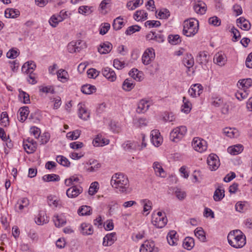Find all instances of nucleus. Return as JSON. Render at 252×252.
Segmentation results:
<instances>
[{
    "mask_svg": "<svg viewBox=\"0 0 252 252\" xmlns=\"http://www.w3.org/2000/svg\"><path fill=\"white\" fill-rule=\"evenodd\" d=\"M227 239L228 244L235 249L242 248L246 243L245 235L239 229L231 231L228 233Z\"/></svg>",
    "mask_w": 252,
    "mask_h": 252,
    "instance_id": "nucleus-1",
    "label": "nucleus"
},
{
    "mask_svg": "<svg viewBox=\"0 0 252 252\" xmlns=\"http://www.w3.org/2000/svg\"><path fill=\"white\" fill-rule=\"evenodd\" d=\"M198 21L190 18L184 21L183 33L187 37H191L197 33L198 31Z\"/></svg>",
    "mask_w": 252,
    "mask_h": 252,
    "instance_id": "nucleus-2",
    "label": "nucleus"
},
{
    "mask_svg": "<svg viewBox=\"0 0 252 252\" xmlns=\"http://www.w3.org/2000/svg\"><path fill=\"white\" fill-rule=\"evenodd\" d=\"M167 222V219L165 213L158 212L154 213L152 216V223L156 227L162 228L164 227Z\"/></svg>",
    "mask_w": 252,
    "mask_h": 252,
    "instance_id": "nucleus-3",
    "label": "nucleus"
},
{
    "mask_svg": "<svg viewBox=\"0 0 252 252\" xmlns=\"http://www.w3.org/2000/svg\"><path fill=\"white\" fill-rule=\"evenodd\" d=\"M128 183V178L125 174H114L111 178V184L115 188H124Z\"/></svg>",
    "mask_w": 252,
    "mask_h": 252,
    "instance_id": "nucleus-4",
    "label": "nucleus"
},
{
    "mask_svg": "<svg viewBox=\"0 0 252 252\" xmlns=\"http://www.w3.org/2000/svg\"><path fill=\"white\" fill-rule=\"evenodd\" d=\"M187 131L185 126H180L173 129L170 134V139L174 142L179 141Z\"/></svg>",
    "mask_w": 252,
    "mask_h": 252,
    "instance_id": "nucleus-5",
    "label": "nucleus"
},
{
    "mask_svg": "<svg viewBox=\"0 0 252 252\" xmlns=\"http://www.w3.org/2000/svg\"><path fill=\"white\" fill-rule=\"evenodd\" d=\"M192 146L195 151L200 153L206 151L207 148L206 141L198 137L193 138Z\"/></svg>",
    "mask_w": 252,
    "mask_h": 252,
    "instance_id": "nucleus-6",
    "label": "nucleus"
},
{
    "mask_svg": "<svg viewBox=\"0 0 252 252\" xmlns=\"http://www.w3.org/2000/svg\"><path fill=\"white\" fill-rule=\"evenodd\" d=\"M155 53L154 50L152 48H148L144 52L142 57V62L145 65L149 64L155 59Z\"/></svg>",
    "mask_w": 252,
    "mask_h": 252,
    "instance_id": "nucleus-7",
    "label": "nucleus"
},
{
    "mask_svg": "<svg viewBox=\"0 0 252 252\" xmlns=\"http://www.w3.org/2000/svg\"><path fill=\"white\" fill-rule=\"evenodd\" d=\"M140 252H158V248L155 247L153 241H146L140 248Z\"/></svg>",
    "mask_w": 252,
    "mask_h": 252,
    "instance_id": "nucleus-8",
    "label": "nucleus"
},
{
    "mask_svg": "<svg viewBox=\"0 0 252 252\" xmlns=\"http://www.w3.org/2000/svg\"><path fill=\"white\" fill-rule=\"evenodd\" d=\"M207 163L211 171L216 170L220 165L218 157L215 154H210L207 158Z\"/></svg>",
    "mask_w": 252,
    "mask_h": 252,
    "instance_id": "nucleus-9",
    "label": "nucleus"
},
{
    "mask_svg": "<svg viewBox=\"0 0 252 252\" xmlns=\"http://www.w3.org/2000/svg\"><path fill=\"white\" fill-rule=\"evenodd\" d=\"M202 86L200 84H195L191 86L188 92L191 96L196 97L199 96L202 93Z\"/></svg>",
    "mask_w": 252,
    "mask_h": 252,
    "instance_id": "nucleus-10",
    "label": "nucleus"
},
{
    "mask_svg": "<svg viewBox=\"0 0 252 252\" xmlns=\"http://www.w3.org/2000/svg\"><path fill=\"white\" fill-rule=\"evenodd\" d=\"M65 13L66 12L62 11L60 14L53 15L52 16L49 20L50 25L53 27H56L60 22L64 19L65 17L63 16V14Z\"/></svg>",
    "mask_w": 252,
    "mask_h": 252,
    "instance_id": "nucleus-11",
    "label": "nucleus"
},
{
    "mask_svg": "<svg viewBox=\"0 0 252 252\" xmlns=\"http://www.w3.org/2000/svg\"><path fill=\"white\" fill-rule=\"evenodd\" d=\"M117 240V236L115 232H112L106 234L103 238L102 245L103 246H110Z\"/></svg>",
    "mask_w": 252,
    "mask_h": 252,
    "instance_id": "nucleus-12",
    "label": "nucleus"
},
{
    "mask_svg": "<svg viewBox=\"0 0 252 252\" xmlns=\"http://www.w3.org/2000/svg\"><path fill=\"white\" fill-rule=\"evenodd\" d=\"M151 141L155 146L158 147L162 143V138L158 130H153L151 131Z\"/></svg>",
    "mask_w": 252,
    "mask_h": 252,
    "instance_id": "nucleus-13",
    "label": "nucleus"
},
{
    "mask_svg": "<svg viewBox=\"0 0 252 252\" xmlns=\"http://www.w3.org/2000/svg\"><path fill=\"white\" fill-rule=\"evenodd\" d=\"M102 73L109 81L113 82L116 79V74L112 69L106 67L102 69Z\"/></svg>",
    "mask_w": 252,
    "mask_h": 252,
    "instance_id": "nucleus-14",
    "label": "nucleus"
},
{
    "mask_svg": "<svg viewBox=\"0 0 252 252\" xmlns=\"http://www.w3.org/2000/svg\"><path fill=\"white\" fill-rule=\"evenodd\" d=\"M82 192V189L80 187L78 188L76 186H73L66 190V195L69 198H74L77 197L79 194Z\"/></svg>",
    "mask_w": 252,
    "mask_h": 252,
    "instance_id": "nucleus-15",
    "label": "nucleus"
},
{
    "mask_svg": "<svg viewBox=\"0 0 252 252\" xmlns=\"http://www.w3.org/2000/svg\"><path fill=\"white\" fill-rule=\"evenodd\" d=\"M122 146L125 151L130 152L137 150L139 147V144L136 141H127L123 143Z\"/></svg>",
    "mask_w": 252,
    "mask_h": 252,
    "instance_id": "nucleus-16",
    "label": "nucleus"
},
{
    "mask_svg": "<svg viewBox=\"0 0 252 252\" xmlns=\"http://www.w3.org/2000/svg\"><path fill=\"white\" fill-rule=\"evenodd\" d=\"M224 189L222 186L219 185L214 192L213 198L215 201H220L224 197Z\"/></svg>",
    "mask_w": 252,
    "mask_h": 252,
    "instance_id": "nucleus-17",
    "label": "nucleus"
},
{
    "mask_svg": "<svg viewBox=\"0 0 252 252\" xmlns=\"http://www.w3.org/2000/svg\"><path fill=\"white\" fill-rule=\"evenodd\" d=\"M238 27L244 31H249L251 28V24L248 20L245 18L240 17L237 20Z\"/></svg>",
    "mask_w": 252,
    "mask_h": 252,
    "instance_id": "nucleus-18",
    "label": "nucleus"
},
{
    "mask_svg": "<svg viewBox=\"0 0 252 252\" xmlns=\"http://www.w3.org/2000/svg\"><path fill=\"white\" fill-rule=\"evenodd\" d=\"M112 44L106 41L101 44L98 47V52L101 54H105L109 53L112 49Z\"/></svg>",
    "mask_w": 252,
    "mask_h": 252,
    "instance_id": "nucleus-19",
    "label": "nucleus"
},
{
    "mask_svg": "<svg viewBox=\"0 0 252 252\" xmlns=\"http://www.w3.org/2000/svg\"><path fill=\"white\" fill-rule=\"evenodd\" d=\"M49 221V219L46 215L45 212L40 211L37 216L35 219V222L38 225H42Z\"/></svg>",
    "mask_w": 252,
    "mask_h": 252,
    "instance_id": "nucleus-20",
    "label": "nucleus"
},
{
    "mask_svg": "<svg viewBox=\"0 0 252 252\" xmlns=\"http://www.w3.org/2000/svg\"><path fill=\"white\" fill-rule=\"evenodd\" d=\"M109 143L108 139L103 138L100 135H97L93 141V144L95 147L103 146L108 144Z\"/></svg>",
    "mask_w": 252,
    "mask_h": 252,
    "instance_id": "nucleus-21",
    "label": "nucleus"
},
{
    "mask_svg": "<svg viewBox=\"0 0 252 252\" xmlns=\"http://www.w3.org/2000/svg\"><path fill=\"white\" fill-rule=\"evenodd\" d=\"M36 68V64L33 61H29L25 63L22 67V71L28 74L29 72H33Z\"/></svg>",
    "mask_w": 252,
    "mask_h": 252,
    "instance_id": "nucleus-22",
    "label": "nucleus"
},
{
    "mask_svg": "<svg viewBox=\"0 0 252 252\" xmlns=\"http://www.w3.org/2000/svg\"><path fill=\"white\" fill-rule=\"evenodd\" d=\"M150 107L149 101L141 100L138 103L136 111L138 113H143L147 111Z\"/></svg>",
    "mask_w": 252,
    "mask_h": 252,
    "instance_id": "nucleus-23",
    "label": "nucleus"
},
{
    "mask_svg": "<svg viewBox=\"0 0 252 252\" xmlns=\"http://www.w3.org/2000/svg\"><path fill=\"white\" fill-rule=\"evenodd\" d=\"M53 221L56 227H60L63 226L66 222V220L63 215L54 216Z\"/></svg>",
    "mask_w": 252,
    "mask_h": 252,
    "instance_id": "nucleus-24",
    "label": "nucleus"
},
{
    "mask_svg": "<svg viewBox=\"0 0 252 252\" xmlns=\"http://www.w3.org/2000/svg\"><path fill=\"white\" fill-rule=\"evenodd\" d=\"M78 106L79 117L83 120H87L90 117V113L83 107L82 104L79 103Z\"/></svg>",
    "mask_w": 252,
    "mask_h": 252,
    "instance_id": "nucleus-25",
    "label": "nucleus"
},
{
    "mask_svg": "<svg viewBox=\"0 0 252 252\" xmlns=\"http://www.w3.org/2000/svg\"><path fill=\"white\" fill-rule=\"evenodd\" d=\"M223 133L230 138H236L239 135V131L235 128L225 127Z\"/></svg>",
    "mask_w": 252,
    "mask_h": 252,
    "instance_id": "nucleus-26",
    "label": "nucleus"
},
{
    "mask_svg": "<svg viewBox=\"0 0 252 252\" xmlns=\"http://www.w3.org/2000/svg\"><path fill=\"white\" fill-rule=\"evenodd\" d=\"M23 147L25 151L28 154L33 153L36 149L37 143H31L29 142V143H27L25 140L23 141Z\"/></svg>",
    "mask_w": 252,
    "mask_h": 252,
    "instance_id": "nucleus-27",
    "label": "nucleus"
},
{
    "mask_svg": "<svg viewBox=\"0 0 252 252\" xmlns=\"http://www.w3.org/2000/svg\"><path fill=\"white\" fill-rule=\"evenodd\" d=\"M81 233L83 235H92L94 232L93 226L91 224L83 223L81 225Z\"/></svg>",
    "mask_w": 252,
    "mask_h": 252,
    "instance_id": "nucleus-28",
    "label": "nucleus"
},
{
    "mask_svg": "<svg viewBox=\"0 0 252 252\" xmlns=\"http://www.w3.org/2000/svg\"><path fill=\"white\" fill-rule=\"evenodd\" d=\"M183 63L188 68H190L193 66L194 62L193 56L190 54L187 53L183 60Z\"/></svg>",
    "mask_w": 252,
    "mask_h": 252,
    "instance_id": "nucleus-29",
    "label": "nucleus"
},
{
    "mask_svg": "<svg viewBox=\"0 0 252 252\" xmlns=\"http://www.w3.org/2000/svg\"><path fill=\"white\" fill-rule=\"evenodd\" d=\"M243 150V147L241 144H238L230 146L227 149V151L231 155H236L240 153Z\"/></svg>",
    "mask_w": 252,
    "mask_h": 252,
    "instance_id": "nucleus-30",
    "label": "nucleus"
},
{
    "mask_svg": "<svg viewBox=\"0 0 252 252\" xmlns=\"http://www.w3.org/2000/svg\"><path fill=\"white\" fill-rule=\"evenodd\" d=\"M214 62L218 65L222 66L224 65L226 63V57L225 56L221 54H216L214 58Z\"/></svg>",
    "mask_w": 252,
    "mask_h": 252,
    "instance_id": "nucleus-31",
    "label": "nucleus"
},
{
    "mask_svg": "<svg viewBox=\"0 0 252 252\" xmlns=\"http://www.w3.org/2000/svg\"><path fill=\"white\" fill-rule=\"evenodd\" d=\"M5 16L7 18H14L20 15V11L16 9L7 8L5 11Z\"/></svg>",
    "mask_w": 252,
    "mask_h": 252,
    "instance_id": "nucleus-32",
    "label": "nucleus"
},
{
    "mask_svg": "<svg viewBox=\"0 0 252 252\" xmlns=\"http://www.w3.org/2000/svg\"><path fill=\"white\" fill-rule=\"evenodd\" d=\"M193 9L197 13L203 14L206 11L207 7L205 3L202 2H199L198 3H196L194 5Z\"/></svg>",
    "mask_w": 252,
    "mask_h": 252,
    "instance_id": "nucleus-33",
    "label": "nucleus"
},
{
    "mask_svg": "<svg viewBox=\"0 0 252 252\" xmlns=\"http://www.w3.org/2000/svg\"><path fill=\"white\" fill-rule=\"evenodd\" d=\"M47 202L50 207H57L61 205V201L56 196L50 195L47 197Z\"/></svg>",
    "mask_w": 252,
    "mask_h": 252,
    "instance_id": "nucleus-34",
    "label": "nucleus"
},
{
    "mask_svg": "<svg viewBox=\"0 0 252 252\" xmlns=\"http://www.w3.org/2000/svg\"><path fill=\"white\" fill-rule=\"evenodd\" d=\"M148 14L143 10H137L134 14V19L137 21L145 20L147 19Z\"/></svg>",
    "mask_w": 252,
    "mask_h": 252,
    "instance_id": "nucleus-35",
    "label": "nucleus"
},
{
    "mask_svg": "<svg viewBox=\"0 0 252 252\" xmlns=\"http://www.w3.org/2000/svg\"><path fill=\"white\" fill-rule=\"evenodd\" d=\"M19 112L20 114L19 121L21 122H24L26 120L29 115V107L27 106L21 107L20 108Z\"/></svg>",
    "mask_w": 252,
    "mask_h": 252,
    "instance_id": "nucleus-36",
    "label": "nucleus"
},
{
    "mask_svg": "<svg viewBox=\"0 0 252 252\" xmlns=\"http://www.w3.org/2000/svg\"><path fill=\"white\" fill-rule=\"evenodd\" d=\"M19 98L21 101L25 104L30 103V95L26 92L22 91L21 89H19Z\"/></svg>",
    "mask_w": 252,
    "mask_h": 252,
    "instance_id": "nucleus-37",
    "label": "nucleus"
},
{
    "mask_svg": "<svg viewBox=\"0 0 252 252\" xmlns=\"http://www.w3.org/2000/svg\"><path fill=\"white\" fill-rule=\"evenodd\" d=\"M183 104L182 105L181 110L182 112L188 114L191 109V104L185 96L183 98Z\"/></svg>",
    "mask_w": 252,
    "mask_h": 252,
    "instance_id": "nucleus-38",
    "label": "nucleus"
},
{
    "mask_svg": "<svg viewBox=\"0 0 252 252\" xmlns=\"http://www.w3.org/2000/svg\"><path fill=\"white\" fill-rule=\"evenodd\" d=\"M129 75L137 81H140L142 78V73L137 69L133 68L129 72Z\"/></svg>",
    "mask_w": 252,
    "mask_h": 252,
    "instance_id": "nucleus-39",
    "label": "nucleus"
},
{
    "mask_svg": "<svg viewBox=\"0 0 252 252\" xmlns=\"http://www.w3.org/2000/svg\"><path fill=\"white\" fill-rule=\"evenodd\" d=\"M176 232L175 231H170L167 236V240L170 245H175L177 244V239L176 237Z\"/></svg>",
    "mask_w": 252,
    "mask_h": 252,
    "instance_id": "nucleus-40",
    "label": "nucleus"
},
{
    "mask_svg": "<svg viewBox=\"0 0 252 252\" xmlns=\"http://www.w3.org/2000/svg\"><path fill=\"white\" fill-rule=\"evenodd\" d=\"M194 246V239L189 237H186L183 243V246L185 249L188 250H191Z\"/></svg>",
    "mask_w": 252,
    "mask_h": 252,
    "instance_id": "nucleus-41",
    "label": "nucleus"
},
{
    "mask_svg": "<svg viewBox=\"0 0 252 252\" xmlns=\"http://www.w3.org/2000/svg\"><path fill=\"white\" fill-rule=\"evenodd\" d=\"M197 61L200 63H207L209 60V55L206 51H202L199 52L197 56Z\"/></svg>",
    "mask_w": 252,
    "mask_h": 252,
    "instance_id": "nucleus-42",
    "label": "nucleus"
},
{
    "mask_svg": "<svg viewBox=\"0 0 252 252\" xmlns=\"http://www.w3.org/2000/svg\"><path fill=\"white\" fill-rule=\"evenodd\" d=\"M96 88L94 86H92L89 84L83 85L81 88V91L83 93L87 94H90L95 92Z\"/></svg>",
    "mask_w": 252,
    "mask_h": 252,
    "instance_id": "nucleus-43",
    "label": "nucleus"
},
{
    "mask_svg": "<svg viewBox=\"0 0 252 252\" xmlns=\"http://www.w3.org/2000/svg\"><path fill=\"white\" fill-rule=\"evenodd\" d=\"M238 83L239 84V87H241L243 90H246L252 85V80L251 78H247L240 80Z\"/></svg>",
    "mask_w": 252,
    "mask_h": 252,
    "instance_id": "nucleus-44",
    "label": "nucleus"
},
{
    "mask_svg": "<svg viewBox=\"0 0 252 252\" xmlns=\"http://www.w3.org/2000/svg\"><path fill=\"white\" fill-rule=\"evenodd\" d=\"M194 234L195 236L201 242H205L206 240V236L205 232L201 227H197L194 230Z\"/></svg>",
    "mask_w": 252,
    "mask_h": 252,
    "instance_id": "nucleus-45",
    "label": "nucleus"
},
{
    "mask_svg": "<svg viewBox=\"0 0 252 252\" xmlns=\"http://www.w3.org/2000/svg\"><path fill=\"white\" fill-rule=\"evenodd\" d=\"M78 213L80 216H88L92 214V209L89 206H82L78 210Z\"/></svg>",
    "mask_w": 252,
    "mask_h": 252,
    "instance_id": "nucleus-46",
    "label": "nucleus"
},
{
    "mask_svg": "<svg viewBox=\"0 0 252 252\" xmlns=\"http://www.w3.org/2000/svg\"><path fill=\"white\" fill-rule=\"evenodd\" d=\"M57 74L58 78L61 79V81L64 82L67 81L68 74L66 70L60 69L58 71Z\"/></svg>",
    "mask_w": 252,
    "mask_h": 252,
    "instance_id": "nucleus-47",
    "label": "nucleus"
},
{
    "mask_svg": "<svg viewBox=\"0 0 252 252\" xmlns=\"http://www.w3.org/2000/svg\"><path fill=\"white\" fill-rule=\"evenodd\" d=\"M135 84L128 79H126L123 83V89L127 92L131 91L134 87Z\"/></svg>",
    "mask_w": 252,
    "mask_h": 252,
    "instance_id": "nucleus-48",
    "label": "nucleus"
},
{
    "mask_svg": "<svg viewBox=\"0 0 252 252\" xmlns=\"http://www.w3.org/2000/svg\"><path fill=\"white\" fill-rule=\"evenodd\" d=\"M60 176L57 174H46L43 177V180L47 182L58 181Z\"/></svg>",
    "mask_w": 252,
    "mask_h": 252,
    "instance_id": "nucleus-49",
    "label": "nucleus"
},
{
    "mask_svg": "<svg viewBox=\"0 0 252 252\" xmlns=\"http://www.w3.org/2000/svg\"><path fill=\"white\" fill-rule=\"evenodd\" d=\"M122 20L123 18L121 17H118L114 20L113 23V27L114 29L115 30H119L122 28V26L124 24Z\"/></svg>",
    "mask_w": 252,
    "mask_h": 252,
    "instance_id": "nucleus-50",
    "label": "nucleus"
},
{
    "mask_svg": "<svg viewBox=\"0 0 252 252\" xmlns=\"http://www.w3.org/2000/svg\"><path fill=\"white\" fill-rule=\"evenodd\" d=\"M57 161L64 166H69L70 163L67 158L63 156H58L56 158Z\"/></svg>",
    "mask_w": 252,
    "mask_h": 252,
    "instance_id": "nucleus-51",
    "label": "nucleus"
},
{
    "mask_svg": "<svg viewBox=\"0 0 252 252\" xmlns=\"http://www.w3.org/2000/svg\"><path fill=\"white\" fill-rule=\"evenodd\" d=\"M80 181V179L75 176H72L69 178L65 179L64 181V183L67 186H69L71 185H74L75 183H79Z\"/></svg>",
    "mask_w": 252,
    "mask_h": 252,
    "instance_id": "nucleus-52",
    "label": "nucleus"
},
{
    "mask_svg": "<svg viewBox=\"0 0 252 252\" xmlns=\"http://www.w3.org/2000/svg\"><path fill=\"white\" fill-rule=\"evenodd\" d=\"M80 130H75L73 131L67 133L66 137L71 140H76L80 136Z\"/></svg>",
    "mask_w": 252,
    "mask_h": 252,
    "instance_id": "nucleus-53",
    "label": "nucleus"
},
{
    "mask_svg": "<svg viewBox=\"0 0 252 252\" xmlns=\"http://www.w3.org/2000/svg\"><path fill=\"white\" fill-rule=\"evenodd\" d=\"M141 204L143 205V211L146 212L152 209V203L148 199H142L140 201Z\"/></svg>",
    "mask_w": 252,
    "mask_h": 252,
    "instance_id": "nucleus-54",
    "label": "nucleus"
},
{
    "mask_svg": "<svg viewBox=\"0 0 252 252\" xmlns=\"http://www.w3.org/2000/svg\"><path fill=\"white\" fill-rule=\"evenodd\" d=\"M248 206L245 202H238L235 205V209L237 211L244 212L247 209Z\"/></svg>",
    "mask_w": 252,
    "mask_h": 252,
    "instance_id": "nucleus-55",
    "label": "nucleus"
},
{
    "mask_svg": "<svg viewBox=\"0 0 252 252\" xmlns=\"http://www.w3.org/2000/svg\"><path fill=\"white\" fill-rule=\"evenodd\" d=\"M168 41L170 43L173 45L178 44L181 41L180 36L178 34L169 35L168 36Z\"/></svg>",
    "mask_w": 252,
    "mask_h": 252,
    "instance_id": "nucleus-56",
    "label": "nucleus"
},
{
    "mask_svg": "<svg viewBox=\"0 0 252 252\" xmlns=\"http://www.w3.org/2000/svg\"><path fill=\"white\" fill-rule=\"evenodd\" d=\"M174 193L177 198L180 200L184 199L187 196L186 192L180 189H176L174 190Z\"/></svg>",
    "mask_w": 252,
    "mask_h": 252,
    "instance_id": "nucleus-57",
    "label": "nucleus"
},
{
    "mask_svg": "<svg viewBox=\"0 0 252 252\" xmlns=\"http://www.w3.org/2000/svg\"><path fill=\"white\" fill-rule=\"evenodd\" d=\"M98 183L97 182L92 183L90 187L88 193L91 195L96 193L98 189Z\"/></svg>",
    "mask_w": 252,
    "mask_h": 252,
    "instance_id": "nucleus-58",
    "label": "nucleus"
},
{
    "mask_svg": "<svg viewBox=\"0 0 252 252\" xmlns=\"http://www.w3.org/2000/svg\"><path fill=\"white\" fill-rule=\"evenodd\" d=\"M170 16L169 11L166 8H163L160 10L158 13V17L159 19H167Z\"/></svg>",
    "mask_w": 252,
    "mask_h": 252,
    "instance_id": "nucleus-59",
    "label": "nucleus"
},
{
    "mask_svg": "<svg viewBox=\"0 0 252 252\" xmlns=\"http://www.w3.org/2000/svg\"><path fill=\"white\" fill-rule=\"evenodd\" d=\"M141 29L140 27L135 25L129 27L126 31V34L127 35H130L136 32H138Z\"/></svg>",
    "mask_w": 252,
    "mask_h": 252,
    "instance_id": "nucleus-60",
    "label": "nucleus"
},
{
    "mask_svg": "<svg viewBox=\"0 0 252 252\" xmlns=\"http://www.w3.org/2000/svg\"><path fill=\"white\" fill-rule=\"evenodd\" d=\"M1 124L5 126L9 124L8 117L6 112H2L0 119Z\"/></svg>",
    "mask_w": 252,
    "mask_h": 252,
    "instance_id": "nucleus-61",
    "label": "nucleus"
},
{
    "mask_svg": "<svg viewBox=\"0 0 252 252\" xmlns=\"http://www.w3.org/2000/svg\"><path fill=\"white\" fill-rule=\"evenodd\" d=\"M50 138V135L48 132H44L40 137L41 144H46Z\"/></svg>",
    "mask_w": 252,
    "mask_h": 252,
    "instance_id": "nucleus-62",
    "label": "nucleus"
},
{
    "mask_svg": "<svg viewBox=\"0 0 252 252\" xmlns=\"http://www.w3.org/2000/svg\"><path fill=\"white\" fill-rule=\"evenodd\" d=\"M110 28V25L109 23H105L101 25L99 30V33L104 35L107 33Z\"/></svg>",
    "mask_w": 252,
    "mask_h": 252,
    "instance_id": "nucleus-63",
    "label": "nucleus"
},
{
    "mask_svg": "<svg viewBox=\"0 0 252 252\" xmlns=\"http://www.w3.org/2000/svg\"><path fill=\"white\" fill-rule=\"evenodd\" d=\"M78 12L82 14L88 15L91 13V10L88 6H81L78 8Z\"/></svg>",
    "mask_w": 252,
    "mask_h": 252,
    "instance_id": "nucleus-64",
    "label": "nucleus"
}]
</instances>
